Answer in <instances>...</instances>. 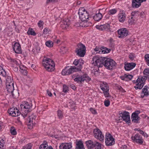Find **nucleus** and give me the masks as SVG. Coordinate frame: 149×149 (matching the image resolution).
Listing matches in <instances>:
<instances>
[{"mask_svg":"<svg viewBox=\"0 0 149 149\" xmlns=\"http://www.w3.org/2000/svg\"><path fill=\"white\" fill-rule=\"evenodd\" d=\"M78 14L80 19L82 22L79 24H77V26L86 27L88 26L89 13L84 8H80L78 11Z\"/></svg>","mask_w":149,"mask_h":149,"instance_id":"f257e3e1","label":"nucleus"},{"mask_svg":"<svg viewBox=\"0 0 149 149\" xmlns=\"http://www.w3.org/2000/svg\"><path fill=\"white\" fill-rule=\"evenodd\" d=\"M42 65L45 70L49 72L53 71L55 69V63L52 59L44 56L42 61Z\"/></svg>","mask_w":149,"mask_h":149,"instance_id":"f03ea898","label":"nucleus"},{"mask_svg":"<svg viewBox=\"0 0 149 149\" xmlns=\"http://www.w3.org/2000/svg\"><path fill=\"white\" fill-rule=\"evenodd\" d=\"M72 78H74V81L79 84H81L85 81L88 82L91 80V78L88 74L84 73L83 75H79L77 74H74Z\"/></svg>","mask_w":149,"mask_h":149,"instance_id":"7ed1b4c3","label":"nucleus"},{"mask_svg":"<svg viewBox=\"0 0 149 149\" xmlns=\"http://www.w3.org/2000/svg\"><path fill=\"white\" fill-rule=\"evenodd\" d=\"M31 106V104L27 102H22L20 105L22 114L24 118L25 117L28 113L31 111L30 108Z\"/></svg>","mask_w":149,"mask_h":149,"instance_id":"20e7f679","label":"nucleus"},{"mask_svg":"<svg viewBox=\"0 0 149 149\" xmlns=\"http://www.w3.org/2000/svg\"><path fill=\"white\" fill-rule=\"evenodd\" d=\"M146 79V77L140 76L136 80L133 81V83L135 85L134 87L135 89H141L145 84Z\"/></svg>","mask_w":149,"mask_h":149,"instance_id":"39448f33","label":"nucleus"},{"mask_svg":"<svg viewBox=\"0 0 149 149\" xmlns=\"http://www.w3.org/2000/svg\"><path fill=\"white\" fill-rule=\"evenodd\" d=\"M77 47L76 49V52L78 55L80 57L84 56L86 53V48L85 46L81 43L77 45Z\"/></svg>","mask_w":149,"mask_h":149,"instance_id":"423d86ee","label":"nucleus"},{"mask_svg":"<svg viewBox=\"0 0 149 149\" xmlns=\"http://www.w3.org/2000/svg\"><path fill=\"white\" fill-rule=\"evenodd\" d=\"M104 62L103 65L107 69L112 70L115 68L116 63L112 59L110 58L106 59Z\"/></svg>","mask_w":149,"mask_h":149,"instance_id":"0eeeda50","label":"nucleus"},{"mask_svg":"<svg viewBox=\"0 0 149 149\" xmlns=\"http://www.w3.org/2000/svg\"><path fill=\"white\" fill-rule=\"evenodd\" d=\"M104 60V58L95 56L93 58L92 63L95 66L98 67H102L103 65Z\"/></svg>","mask_w":149,"mask_h":149,"instance_id":"6e6552de","label":"nucleus"},{"mask_svg":"<svg viewBox=\"0 0 149 149\" xmlns=\"http://www.w3.org/2000/svg\"><path fill=\"white\" fill-rule=\"evenodd\" d=\"M105 137V143L106 146H110L114 144L115 139L110 133H106Z\"/></svg>","mask_w":149,"mask_h":149,"instance_id":"1a4fd4ad","label":"nucleus"},{"mask_svg":"<svg viewBox=\"0 0 149 149\" xmlns=\"http://www.w3.org/2000/svg\"><path fill=\"white\" fill-rule=\"evenodd\" d=\"M131 139L133 143H136L139 145L143 144L144 141L142 136L138 133H136L133 135Z\"/></svg>","mask_w":149,"mask_h":149,"instance_id":"9d476101","label":"nucleus"},{"mask_svg":"<svg viewBox=\"0 0 149 149\" xmlns=\"http://www.w3.org/2000/svg\"><path fill=\"white\" fill-rule=\"evenodd\" d=\"M78 72L75 66L66 67L62 70L61 74L63 75H68L74 72Z\"/></svg>","mask_w":149,"mask_h":149,"instance_id":"9b49d317","label":"nucleus"},{"mask_svg":"<svg viewBox=\"0 0 149 149\" xmlns=\"http://www.w3.org/2000/svg\"><path fill=\"white\" fill-rule=\"evenodd\" d=\"M93 135L94 137L100 141H103L104 139V136L102 134L101 131L99 129L96 128L94 130Z\"/></svg>","mask_w":149,"mask_h":149,"instance_id":"f8f14e48","label":"nucleus"},{"mask_svg":"<svg viewBox=\"0 0 149 149\" xmlns=\"http://www.w3.org/2000/svg\"><path fill=\"white\" fill-rule=\"evenodd\" d=\"M100 87L103 91L105 97H108L109 96V88L108 84L106 82H103L100 84Z\"/></svg>","mask_w":149,"mask_h":149,"instance_id":"ddd939ff","label":"nucleus"},{"mask_svg":"<svg viewBox=\"0 0 149 149\" xmlns=\"http://www.w3.org/2000/svg\"><path fill=\"white\" fill-rule=\"evenodd\" d=\"M36 118V116L33 115H31L27 119V120L28 121L27 125L29 129H32L33 126L36 124L37 123Z\"/></svg>","mask_w":149,"mask_h":149,"instance_id":"4468645a","label":"nucleus"},{"mask_svg":"<svg viewBox=\"0 0 149 149\" xmlns=\"http://www.w3.org/2000/svg\"><path fill=\"white\" fill-rule=\"evenodd\" d=\"M6 86L7 91L11 93L13 97H15L18 95V93L14 91V84L6 85Z\"/></svg>","mask_w":149,"mask_h":149,"instance_id":"2eb2a0df","label":"nucleus"},{"mask_svg":"<svg viewBox=\"0 0 149 149\" xmlns=\"http://www.w3.org/2000/svg\"><path fill=\"white\" fill-rule=\"evenodd\" d=\"M118 34V37L119 38H123L127 36L128 34L127 30L125 28L119 29L117 31Z\"/></svg>","mask_w":149,"mask_h":149,"instance_id":"dca6fc26","label":"nucleus"},{"mask_svg":"<svg viewBox=\"0 0 149 149\" xmlns=\"http://www.w3.org/2000/svg\"><path fill=\"white\" fill-rule=\"evenodd\" d=\"M84 61L81 59H76L74 61L73 64L77 66L75 67L78 71H81L82 68V65L83 64Z\"/></svg>","mask_w":149,"mask_h":149,"instance_id":"f3484780","label":"nucleus"},{"mask_svg":"<svg viewBox=\"0 0 149 149\" xmlns=\"http://www.w3.org/2000/svg\"><path fill=\"white\" fill-rule=\"evenodd\" d=\"M122 119L126 123H129L130 121L129 113L127 111H125L120 114Z\"/></svg>","mask_w":149,"mask_h":149,"instance_id":"a211bd4d","label":"nucleus"},{"mask_svg":"<svg viewBox=\"0 0 149 149\" xmlns=\"http://www.w3.org/2000/svg\"><path fill=\"white\" fill-rule=\"evenodd\" d=\"M96 28L102 31L105 30L109 31H111L110 24L108 23H106L100 25H97L96 26Z\"/></svg>","mask_w":149,"mask_h":149,"instance_id":"6ab92c4d","label":"nucleus"},{"mask_svg":"<svg viewBox=\"0 0 149 149\" xmlns=\"http://www.w3.org/2000/svg\"><path fill=\"white\" fill-rule=\"evenodd\" d=\"M140 113V112L139 111H137L132 114L131 119L133 122L135 123H138V121L140 119V118L138 116Z\"/></svg>","mask_w":149,"mask_h":149,"instance_id":"aec40b11","label":"nucleus"},{"mask_svg":"<svg viewBox=\"0 0 149 149\" xmlns=\"http://www.w3.org/2000/svg\"><path fill=\"white\" fill-rule=\"evenodd\" d=\"M8 112L10 115L13 116H18L20 114L19 110L15 107H13L9 109Z\"/></svg>","mask_w":149,"mask_h":149,"instance_id":"412c9836","label":"nucleus"},{"mask_svg":"<svg viewBox=\"0 0 149 149\" xmlns=\"http://www.w3.org/2000/svg\"><path fill=\"white\" fill-rule=\"evenodd\" d=\"M146 0H132V6L134 8H138L140 7L142 2Z\"/></svg>","mask_w":149,"mask_h":149,"instance_id":"4be33fe9","label":"nucleus"},{"mask_svg":"<svg viewBox=\"0 0 149 149\" xmlns=\"http://www.w3.org/2000/svg\"><path fill=\"white\" fill-rule=\"evenodd\" d=\"M149 95V87L147 86H145L142 90L141 93V96L142 98L145 97H147Z\"/></svg>","mask_w":149,"mask_h":149,"instance_id":"5701e85b","label":"nucleus"},{"mask_svg":"<svg viewBox=\"0 0 149 149\" xmlns=\"http://www.w3.org/2000/svg\"><path fill=\"white\" fill-rule=\"evenodd\" d=\"M13 48L15 52L17 54H20L22 52V49L19 43L15 42L13 45Z\"/></svg>","mask_w":149,"mask_h":149,"instance_id":"b1692460","label":"nucleus"},{"mask_svg":"<svg viewBox=\"0 0 149 149\" xmlns=\"http://www.w3.org/2000/svg\"><path fill=\"white\" fill-rule=\"evenodd\" d=\"M118 19L120 22H124L126 18V15L125 11L123 10L120 11L118 15Z\"/></svg>","mask_w":149,"mask_h":149,"instance_id":"393cba45","label":"nucleus"},{"mask_svg":"<svg viewBox=\"0 0 149 149\" xmlns=\"http://www.w3.org/2000/svg\"><path fill=\"white\" fill-rule=\"evenodd\" d=\"M136 65V64L135 63H127L125 64L124 68L126 70L130 71L134 68Z\"/></svg>","mask_w":149,"mask_h":149,"instance_id":"a878e982","label":"nucleus"},{"mask_svg":"<svg viewBox=\"0 0 149 149\" xmlns=\"http://www.w3.org/2000/svg\"><path fill=\"white\" fill-rule=\"evenodd\" d=\"M72 147V143H62L59 146L60 149H70Z\"/></svg>","mask_w":149,"mask_h":149,"instance_id":"bb28decb","label":"nucleus"},{"mask_svg":"<svg viewBox=\"0 0 149 149\" xmlns=\"http://www.w3.org/2000/svg\"><path fill=\"white\" fill-rule=\"evenodd\" d=\"M138 11H134L132 12L131 13V16L128 20V22L129 24L132 25L134 23L135 21V17L134 16H135L136 14L138 13Z\"/></svg>","mask_w":149,"mask_h":149,"instance_id":"cd10ccee","label":"nucleus"},{"mask_svg":"<svg viewBox=\"0 0 149 149\" xmlns=\"http://www.w3.org/2000/svg\"><path fill=\"white\" fill-rule=\"evenodd\" d=\"M133 76L132 75L130 74H125L123 76H120L121 79L126 81H128L131 80Z\"/></svg>","mask_w":149,"mask_h":149,"instance_id":"c85d7f7f","label":"nucleus"},{"mask_svg":"<svg viewBox=\"0 0 149 149\" xmlns=\"http://www.w3.org/2000/svg\"><path fill=\"white\" fill-rule=\"evenodd\" d=\"M85 143L88 149H94V141L89 140L86 141Z\"/></svg>","mask_w":149,"mask_h":149,"instance_id":"c756f323","label":"nucleus"},{"mask_svg":"<svg viewBox=\"0 0 149 149\" xmlns=\"http://www.w3.org/2000/svg\"><path fill=\"white\" fill-rule=\"evenodd\" d=\"M70 24L68 19L63 21L61 24V26L63 29H67Z\"/></svg>","mask_w":149,"mask_h":149,"instance_id":"7c9ffc66","label":"nucleus"},{"mask_svg":"<svg viewBox=\"0 0 149 149\" xmlns=\"http://www.w3.org/2000/svg\"><path fill=\"white\" fill-rule=\"evenodd\" d=\"M75 149H85L82 141L81 140L76 141Z\"/></svg>","mask_w":149,"mask_h":149,"instance_id":"2f4dec72","label":"nucleus"},{"mask_svg":"<svg viewBox=\"0 0 149 149\" xmlns=\"http://www.w3.org/2000/svg\"><path fill=\"white\" fill-rule=\"evenodd\" d=\"M102 17L101 14L97 13L94 16L93 19L95 21L98 22L102 19Z\"/></svg>","mask_w":149,"mask_h":149,"instance_id":"473e14b6","label":"nucleus"},{"mask_svg":"<svg viewBox=\"0 0 149 149\" xmlns=\"http://www.w3.org/2000/svg\"><path fill=\"white\" fill-rule=\"evenodd\" d=\"M5 31L9 36L12 34V28L11 25H9L5 29Z\"/></svg>","mask_w":149,"mask_h":149,"instance_id":"72a5a7b5","label":"nucleus"},{"mask_svg":"<svg viewBox=\"0 0 149 149\" xmlns=\"http://www.w3.org/2000/svg\"><path fill=\"white\" fill-rule=\"evenodd\" d=\"M14 84V82L12 78L10 76H8L6 79V85Z\"/></svg>","mask_w":149,"mask_h":149,"instance_id":"f704fd0d","label":"nucleus"},{"mask_svg":"<svg viewBox=\"0 0 149 149\" xmlns=\"http://www.w3.org/2000/svg\"><path fill=\"white\" fill-rule=\"evenodd\" d=\"M110 49H108L106 47H103L101 49V52H100V54H104L106 53H108L110 52Z\"/></svg>","mask_w":149,"mask_h":149,"instance_id":"c9c22d12","label":"nucleus"},{"mask_svg":"<svg viewBox=\"0 0 149 149\" xmlns=\"http://www.w3.org/2000/svg\"><path fill=\"white\" fill-rule=\"evenodd\" d=\"M94 149H101L102 144L99 142L95 141H94Z\"/></svg>","mask_w":149,"mask_h":149,"instance_id":"e433bc0d","label":"nucleus"},{"mask_svg":"<svg viewBox=\"0 0 149 149\" xmlns=\"http://www.w3.org/2000/svg\"><path fill=\"white\" fill-rule=\"evenodd\" d=\"M48 146L47 142L45 141L40 146L39 149H47V148H48Z\"/></svg>","mask_w":149,"mask_h":149,"instance_id":"4c0bfd02","label":"nucleus"},{"mask_svg":"<svg viewBox=\"0 0 149 149\" xmlns=\"http://www.w3.org/2000/svg\"><path fill=\"white\" fill-rule=\"evenodd\" d=\"M143 74L146 78L149 77V68L145 69L143 71Z\"/></svg>","mask_w":149,"mask_h":149,"instance_id":"58836bf2","label":"nucleus"},{"mask_svg":"<svg viewBox=\"0 0 149 149\" xmlns=\"http://www.w3.org/2000/svg\"><path fill=\"white\" fill-rule=\"evenodd\" d=\"M117 10L116 9H112L109 10L108 12V13L111 15H113L116 13Z\"/></svg>","mask_w":149,"mask_h":149,"instance_id":"ea45409f","label":"nucleus"},{"mask_svg":"<svg viewBox=\"0 0 149 149\" xmlns=\"http://www.w3.org/2000/svg\"><path fill=\"white\" fill-rule=\"evenodd\" d=\"M57 116L58 118L62 119L63 117V113L61 110H58L57 111Z\"/></svg>","mask_w":149,"mask_h":149,"instance_id":"a19ab883","label":"nucleus"},{"mask_svg":"<svg viewBox=\"0 0 149 149\" xmlns=\"http://www.w3.org/2000/svg\"><path fill=\"white\" fill-rule=\"evenodd\" d=\"M27 33L28 35H31L35 36L36 35V33H35L34 30L31 28H29L27 31Z\"/></svg>","mask_w":149,"mask_h":149,"instance_id":"79ce46f5","label":"nucleus"},{"mask_svg":"<svg viewBox=\"0 0 149 149\" xmlns=\"http://www.w3.org/2000/svg\"><path fill=\"white\" fill-rule=\"evenodd\" d=\"M45 45L49 47H51L53 46V43L52 41L49 40L46 42Z\"/></svg>","mask_w":149,"mask_h":149,"instance_id":"37998d69","label":"nucleus"},{"mask_svg":"<svg viewBox=\"0 0 149 149\" xmlns=\"http://www.w3.org/2000/svg\"><path fill=\"white\" fill-rule=\"evenodd\" d=\"M44 25V22L42 20H40L38 22V26L40 29H42L43 28Z\"/></svg>","mask_w":149,"mask_h":149,"instance_id":"c03bdc74","label":"nucleus"},{"mask_svg":"<svg viewBox=\"0 0 149 149\" xmlns=\"http://www.w3.org/2000/svg\"><path fill=\"white\" fill-rule=\"evenodd\" d=\"M6 75V73L5 70L0 66V75L5 77Z\"/></svg>","mask_w":149,"mask_h":149,"instance_id":"a18cd8bd","label":"nucleus"},{"mask_svg":"<svg viewBox=\"0 0 149 149\" xmlns=\"http://www.w3.org/2000/svg\"><path fill=\"white\" fill-rule=\"evenodd\" d=\"M144 60L147 65L149 66V54H146L145 55Z\"/></svg>","mask_w":149,"mask_h":149,"instance_id":"49530a36","label":"nucleus"},{"mask_svg":"<svg viewBox=\"0 0 149 149\" xmlns=\"http://www.w3.org/2000/svg\"><path fill=\"white\" fill-rule=\"evenodd\" d=\"M89 110L93 114L95 115L97 114L96 110L94 108L92 107L90 108L89 109Z\"/></svg>","mask_w":149,"mask_h":149,"instance_id":"de8ad7c7","label":"nucleus"},{"mask_svg":"<svg viewBox=\"0 0 149 149\" xmlns=\"http://www.w3.org/2000/svg\"><path fill=\"white\" fill-rule=\"evenodd\" d=\"M10 132L12 134L15 135L16 134L17 132L15 128L14 127H11L10 130Z\"/></svg>","mask_w":149,"mask_h":149,"instance_id":"09e8293b","label":"nucleus"},{"mask_svg":"<svg viewBox=\"0 0 149 149\" xmlns=\"http://www.w3.org/2000/svg\"><path fill=\"white\" fill-rule=\"evenodd\" d=\"M63 92L66 93L68 91V87L65 85H64L63 86Z\"/></svg>","mask_w":149,"mask_h":149,"instance_id":"8fccbe9b","label":"nucleus"},{"mask_svg":"<svg viewBox=\"0 0 149 149\" xmlns=\"http://www.w3.org/2000/svg\"><path fill=\"white\" fill-rule=\"evenodd\" d=\"M106 9L105 8H103L102 9H100L98 12V13L99 14H101L102 16L104 15L105 14V11Z\"/></svg>","mask_w":149,"mask_h":149,"instance_id":"3c124183","label":"nucleus"},{"mask_svg":"<svg viewBox=\"0 0 149 149\" xmlns=\"http://www.w3.org/2000/svg\"><path fill=\"white\" fill-rule=\"evenodd\" d=\"M107 41L108 43H110L111 46H113V45L114 41L112 38H109L107 40Z\"/></svg>","mask_w":149,"mask_h":149,"instance_id":"603ef678","label":"nucleus"},{"mask_svg":"<svg viewBox=\"0 0 149 149\" xmlns=\"http://www.w3.org/2000/svg\"><path fill=\"white\" fill-rule=\"evenodd\" d=\"M110 101L109 100H105L104 101V105L106 107H108L110 105Z\"/></svg>","mask_w":149,"mask_h":149,"instance_id":"864d4df0","label":"nucleus"},{"mask_svg":"<svg viewBox=\"0 0 149 149\" xmlns=\"http://www.w3.org/2000/svg\"><path fill=\"white\" fill-rule=\"evenodd\" d=\"M101 49L99 48V47H96L94 50L96 52V53L100 54V52H101Z\"/></svg>","mask_w":149,"mask_h":149,"instance_id":"5fc2aeb1","label":"nucleus"},{"mask_svg":"<svg viewBox=\"0 0 149 149\" xmlns=\"http://www.w3.org/2000/svg\"><path fill=\"white\" fill-rule=\"evenodd\" d=\"M135 57L134 54L133 53H131L129 55V57L131 60H133Z\"/></svg>","mask_w":149,"mask_h":149,"instance_id":"6e6d98bb","label":"nucleus"},{"mask_svg":"<svg viewBox=\"0 0 149 149\" xmlns=\"http://www.w3.org/2000/svg\"><path fill=\"white\" fill-rule=\"evenodd\" d=\"M31 144H29L23 147V149H31Z\"/></svg>","mask_w":149,"mask_h":149,"instance_id":"4d7b16f0","label":"nucleus"},{"mask_svg":"<svg viewBox=\"0 0 149 149\" xmlns=\"http://www.w3.org/2000/svg\"><path fill=\"white\" fill-rule=\"evenodd\" d=\"M20 72L24 75H26L27 72L25 69L20 70Z\"/></svg>","mask_w":149,"mask_h":149,"instance_id":"13d9d810","label":"nucleus"},{"mask_svg":"<svg viewBox=\"0 0 149 149\" xmlns=\"http://www.w3.org/2000/svg\"><path fill=\"white\" fill-rule=\"evenodd\" d=\"M118 89L122 93H125V91L121 86H119L118 87Z\"/></svg>","mask_w":149,"mask_h":149,"instance_id":"bf43d9fd","label":"nucleus"},{"mask_svg":"<svg viewBox=\"0 0 149 149\" xmlns=\"http://www.w3.org/2000/svg\"><path fill=\"white\" fill-rule=\"evenodd\" d=\"M54 42H55L57 44H60L61 43V41L59 39H55L54 40Z\"/></svg>","mask_w":149,"mask_h":149,"instance_id":"052dcab7","label":"nucleus"},{"mask_svg":"<svg viewBox=\"0 0 149 149\" xmlns=\"http://www.w3.org/2000/svg\"><path fill=\"white\" fill-rule=\"evenodd\" d=\"M3 140V139H2L0 142V148H1L2 147H3L4 146V143Z\"/></svg>","mask_w":149,"mask_h":149,"instance_id":"680f3d73","label":"nucleus"},{"mask_svg":"<svg viewBox=\"0 0 149 149\" xmlns=\"http://www.w3.org/2000/svg\"><path fill=\"white\" fill-rule=\"evenodd\" d=\"M14 62L17 65L19 66L20 65L19 63H20V61L19 60H18L17 61L15 60V61H14Z\"/></svg>","mask_w":149,"mask_h":149,"instance_id":"e2e57ef3","label":"nucleus"},{"mask_svg":"<svg viewBox=\"0 0 149 149\" xmlns=\"http://www.w3.org/2000/svg\"><path fill=\"white\" fill-rule=\"evenodd\" d=\"M48 33V29L46 28H45L43 31V33L44 34H46Z\"/></svg>","mask_w":149,"mask_h":149,"instance_id":"0e129e2a","label":"nucleus"},{"mask_svg":"<svg viewBox=\"0 0 149 149\" xmlns=\"http://www.w3.org/2000/svg\"><path fill=\"white\" fill-rule=\"evenodd\" d=\"M120 149H128V148L126 145H124L122 146V147L120 148Z\"/></svg>","mask_w":149,"mask_h":149,"instance_id":"69168bd1","label":"nucleus"},{"mask_svg":"<svg viewBox=\"0 0 149 149\" xmlns=\"http://www.w3.org/2000/svg\"><path fill=\"white\" fill-rule=\"evenodd\" d=\"M47 91L48 95L50 97L52 96V94L51 93V92L49 90H47Z\"/></svg>","mask_w":149,"mask_h":149,"instance_id":"338daca9","label":"nucleus"},{"mask_svg":"<svg viewBox=\"0 0 149 149\" xmlns=\"http://www.w3.org/2000/svg\"><path fill=\"white\" fill-rule=\"evenodd\" d=\"M19 67L20 69V70H23L24 69L26 68L25 67H24L23 65H21V64L19 65Z\"/></svg>","mask_w":149,"mask_h":149,"instance_id":"774afa93","label":"nucleus"}]
</instances>
